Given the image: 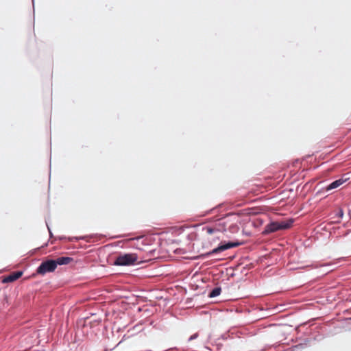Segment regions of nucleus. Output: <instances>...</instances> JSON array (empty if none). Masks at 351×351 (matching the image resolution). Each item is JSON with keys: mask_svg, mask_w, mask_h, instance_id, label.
<instances>
[{"mask_svg": "<svg viewBox=\"0 0 351 351\" xmlns=\"http://www.w3.org/2000/svg\"><path fill=\"white\" fill-rule=\"evenodd\" d=\"M22 275H23V272L21 271L12 272L10 274H9L8 276L4 277L3 279L2 280V282L8 283V282H14V281L16 280L17 279H19V278H21L22 276Z\"/></svg>", "mask_w": 351, "mask_h": 351, "instance_id": "39448f33", "label": "nucleus"}, {"mask_svg": "<svg viewBox=\"0 0 351 351\" xmlns=\"http://www.w3.org/2000/svg\"><path fill=\"white\" fill-rule=\"evenodd\" d=\"M72 258L70 257H59L55 261L56 266L58 265H67L70 263L72 261Z\"/></svg>", "mask_w": 351, "mask_h": 351, "instance_id": "0eeeda50", "label": "nucleus"}, {"mask_svg": "<svg viewBox=\"0 0 351 351\" xmlns=\"http://www.w3.org/2000/svg\"><path fill=\"white\" fill-rule=\"evenodd\" d=\"M138 257L135 253L120 254L114 261V265L119 266H129L139 263Z\"/></svg>", "mask_w": 351, "mask_h": 351, "instance_id": "f257e3e1", "label": "nucleus"}, {"mask_svg": "<svg viewBox=\"0 0 351 351\" xmlns=\"http://www.w3.org/2000/svg\"><path fill=\"white\" fill-rule=\"evenodd\" d=\"M239 228L237 224L231 225L229 230L231 232H237Z\"/></svg>", "mask_w": 351, "mask_h": 351, "instance_id": "1a4fd4ad", "label": "nucleus"}, {"mask_svg": "<svg viewBox=\"0 0 351 351\" xmlns=\"http://www.w3.org/2000/svg\"><path fill=\"white\" fill-rule=\"evenodd\" d=\"M197 337H198V335H197V333H195V334H194V335H191V336L190 337V338H189V341H191V340H193V339H196Z\"/></svg>", "mask_w": 351, "mask_h": 351, "instance_id": "9b49d317", "label": "nucleus"}, {"mask_svg": "<svg viewBox=\"0 0 351 351\" xmlns=\"http://www.w3.org/2000/svg\"><path fill=\"white\" fill-rule=\"evenodd\" d=\"M293 221L292 219H289L288 221H274L267 224L263 233L264 234H268L271 232H276L280 230H286L289 228Z\"/></svg>", "mask_w": 351, "mask_h": 351, "instance_id": "f03ea898", "label": "nucleus"}, {"mask_svg": "<svg viewBox=\"0 0 351 351\" xmlns=\"http://www.w3.org/2000/svg\"><path fill=\"white\" fill-rule=\"evenodd\" d=\"M221 291V289L220 287H216L213 289L209 293L208 296L210 298H215L218 296Z\"/></svg>", "mask_w": 351, "mask_h": 351, "instance_id": "6e6552de", "label": "nucleus"}, {"mask_svg": "<svg viewBox=\"0 0 351 351\" xmlns=\"http://www.w3.org/2000/svg\"><path fill=\"white\" fill-rule=\"evenodd\" d=\"M204 230H206V233L208 234H211L217 230V229L211 228V227H206L204 228ZM217 231H219V230H217Z\"/></svg>", "mask_w": 351, "mask_h": 351, "instance_id": "9d476101", "label": "nucleus"}, {"mask_svg": "<svg viewBox=\"0 0 351 351\" xmlns=\"http://www.w3.org/2000/svg\"><path fill=\"white\" fill-rule=\"evenodd\" d=\"M348 180V178H341L334 182H332V183H330L327 187H326V189L327 191H329V190H331V189H336L339 186H340L341 185H342L343 183H345L347 180Z\"/></svg>", "mask_w": 351, "mask_h": 351, "instance_id": "423d86ee", "label": "nucleus"}, {"mask_svg": "<svg viewBox=\"0 0 351 351\" xmlns=\"http://www.w3.org/2000/svg\"><path fill=\"white\" fill-rule=\"evenodd\" d=\"M56 268L54 260H47L43 262L38 267L36 271L38 274L44 275L47 272H52Z\"/></svg>", "mask_w": 351, "mask_h": 351, "instance_id": "7ed1b4c3", "label": "nucleus"}, {"mask_svg": "<svg viewBox=\"0 0 351 351\" xmlns=\"http://www.w3.org/2000/svg\"><path fill=\"white\" fill-rule=\"evenodd\" d=\"M240 244L241 243L239 242H228L226 244L220 245L217 247L213 249L211 252L208 253V255L217 254V253L221 252L223 251H225L226 250H228V249H230L232 247H238L239 245H240Z\"/></svg>", "mask_w": 351, "mask_h": 351, "instance_id": "20e7f679", "label": "nucleus"}]
</instances>
